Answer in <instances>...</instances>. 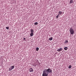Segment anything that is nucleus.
I'll return each mask as SVG.
<instances>
[{
    "mask_svg": "<svg viewBox=\"0 0 76 76\" xmlns=\"http://www.w3.org/2000/svg\"><path fill=\"white\" fill-rule=\"evenodd\" d=\"M52 73V70L50 68L45 69L43 72L42 76H48L49 73Z\"/></svg>",
    "mask_w": 76,
    "mask_h": 76,
    "instance_id": "nucleus-1",
    "label": "nucleus"
},
{
    "mask_svg": "<svg viewBox=\"0 0 76 76\" xmlns=\"http://www.w3.org/2000/svg\"><path fill=\"white\" fill-rule=\"evenodd\" d=\"M69 31L70 34H71V35H73L74 34V30L72 28H70L69 29Z\"/></svg>",
    "mask_w": 76,
    "mask_h": 76,
    "instance_id": "nucleus-2",
    "label": "nucleus"
},
{
    "mask_svg": "<svg viewBox=\"0 0 76 76\" xmlns=\"http://www.w3.org/2000/svg\"><path fill=\"white\" fill-rule=\"evenodd\" d=\"M14 66H12L9 69V71H12L13 69H14Z\"/></svg>",
    "mask_w": 76,
    "mask_h": 76,
    "instance_id": "nucleus-3",
    "label": "nucleus"
},
{
    "mask_svg": "<svg viewBox=\"0 0 76 76\" xmlns=\"http://www.w3.org/2000/svg\"><path fill=\"white\" fill-rule=\"evenodd\" d=\"M63 50L62 48H60L57 50V51L60 52L61 51Z\"/></svg>",
    "mask_w": 76,
    "mask_h": 76,
    "instance_id": "nucleus-4",
    "label": "nucleus"
},
{
    "mask_svg": "<svg viewBox=\"0 0 76 76\" xmlns=\"http://www.w3.org/2000/svg\"><path fill=\"white\" fill-rule=\"evenodd\" d=\"M29 71L30 72H34V70L33 69L31 68L30 69H29Z\"/></svg>",
    "mask_w": 76,
    "mask_h": 76,
    "instance_id": "nucleus-5",
    "label": "nucleus"
},
{
    "mask_svg": "<svg viewBox=\"0 0 76 76\" xmlns=\"http://www.w3.org/2000/svg\"><path fill=\"white\" fill-rule=\"evenodd\" d=\"M53 39V37H50L49 39V40L50 41H52Z\"/></svg>",
    "mask_w": 76,
    "mask_h": 76,
    "instance_id": "nucleus-6",
    "label": "nucleus"
},
{
    "mask_svg": "<svg viewBox=\"0 0 76 76\" xmlns=\"http://www.w3.org/2000/svg\"><path fill=\"white\" fill-rule=\"evenodd\" d=\"M68 42H69V41H68V40H65V42L64 43L65 44H66L67 43H68Z\"/></svg>",
    "mask_w": 76,
    "mask_h": 76,
    "instance_id": "nucleus-7",
    "label": "nucleus"
},
{
    "mask_svg": "<svg viewBox=\"0 0 76 76\" xmlns=\"http://www.w3.org/2000/svg\"><path fill=\"white\" fill-rule=\"evenodd\" d=\"M73 3V0H70V1H69V3L70 4H72Z\"/></svg>",
    "mask_w": 76,
    "mask_h": 76,
    "instance_id": "nucleus-8",
    "label": "nucleus"
},
{
    "mask_svg": "<svg viewBox=\"0 0 76 76\" xmlns=\"http://www.w3.org/2000/svg\"><path fill=\"white\" fill-rule=\"evenodd\" d=\"M62 12L59 11L58 12V14L59 15H61V14H62Z\"/></svg>",
    "mask_w": 76,
    "mask_h": 76,
    "instance_id": "nucleus-9",
    "label": "nucleus"
},
{
    "mask_svg": "<svg viewBox=\"0 0 76 76\" xmlns=\"http://www.w3.org/2000/svg\"><path fill=\"white\" fill-rule=\"evenodd\" d=\"M34 35V33H31L30 34L31 37H32Z\"/></svg>",
    "mask_w": 76,
    "mask_h": 76,
    "instance_id": "nucleus-10",
    "label": "nucleus"
},
{
    "mask_svg": "<svg viewBox=\"0 0 76 76\" xmlns=\"http://www.w3.org/2000/svg\"><path fill=\"white\" fill-rule=\"evenodd\" d=\"M34 30H33V29H31V33H34Z\"/></svg>",
    "mask_w": 76,
    "mask_h": 76,
    "instance_id": "nucleus-11",
    "label": "nucleus"
},
{
    "mask_svg": "<svg viewBox=\"0 0 76 76\" xmlns=\"http://www.w3.org/2000/svg\"><path fill=\"white\" fill-rule=\"evenodd\" d=\"M68 48H67V47H65L64 48V50H67Z\"/></svg>",
    "mask_w": 76,
    "mask_h": 76,
    "instance_id": "nucleus-12",
    "label": "nucleus"
},
{
    "mask_svg": "<svg viewBox=\"0 0 76 76\" xmlns=\"http://www.w3.org/2000/svg\"><path fill=\"white\" fill-rule=\"evenodd\" d=\"M39 49V48H36V51H38Z\"/></svg>",
    "mask_w": 76,
    "mask_h": 76,
    "instance_id": "nucleus-13",
    "label": "nucleus"
},
{
    "mask_svg": "<svg viewBox=\"0 0 76 76\" xmlns=\"http://www.w3.org/2000/svg\"><path fill=\"white\" fill-rule=\"evenodd\" d=\"M38 22H36L34 23V25H38Z\"/></svg>",
    "mask_w": 76,
    "mask_h": 76,
    "instance_id": "nucleus-14",
    "label": "nucleus"
},
{
    "mask_svg": "<svg viewBox=\"0 0 76 76\" xmlns=\"http://www.w3.org/2000/svg\"><path fill=\"white\" fill-rule=\"evenodd\" d=\"M71 68H72V65H69L68 67V68L69 69H71Z\"/></svg>",
    "mask_w": 76,
    "mask_h": 76,
    "instance_id": "nucleus-15",
    "label": "nucleus"
},
{
    "mask_svg": "<svg viewBox=\"0 0 76 76\" xmlns=\"http://www.w3.org/2000/svg\"><path fill=\"white\" fill-rule=\"evenodd\" d=\"M35 63L34 64H33L32 66H36V65H35Z\"/></svg>",
    "mask_w": 76,
    "mask_h": 76,
    "instance_id": "nucleus-16",
    "label": "nucleus"
},
{
    "mask_svg": "<svg viewBox=\"0 0 76 76\" xmlns=\"http://www.w3.org/2000/svg\"><path fill=\"white\" fill-rule=\"evenodd\" d=\"M59 15V14H58V15L56 16V18L57 19L58 18Z\"/></svg>",
    "mask_w": 76,
    "mask_h": 76,
    "instance_id": "nucleus-17",
    "label": "nucleus"
},
{
    "mask_svg": "<svg viewBox=\"0 0 76 76\" xmlns=\"http://www.w3.org/2000/svg\"><path fill=\"white\" fill-rule=\"evenodd\" d=\"M6 28L8 30V29H9V27H6Z\"/></svg>",
    "mask_w": 76,
    "mask_h": 76,
    "instance_id": "nucleus-18",
    "label": "nucleus"
},
{
    "mask_svg": "<svg viewBox=\"0 0 76 76\" xmlns=\"http://www.w3.org/2000/svg\"><path fill=\"white\" fill-rule=\"evenodd\" d=\"M23 40H25V41H26V38H23Z\"/></svg>",
    "mask_w": 76,
    "mask_h": 76,
    "instance_id": "nucleus-19",
    "label": "nucleus"
},
{
    "mask_svg": "<svg viewBox=\"0 0 76 76\" xmlns=\"http://www.w3.org/2000/svg\"><path fill=\"white\" fill-rule=\"evenodd\" d=\"M38 62V63L39 64H40V63L38 61V60H37V62Z\"/></svg>",
    "mask_w": 76,
    "mask_h": 76,
    "instance_id": "nucleus-20",
    "label": "nucleus"
},
{
    "mask_svg": "<svg viewBox=\"0 0 76 76\" xmlns=\"http://www.w3.org/2000/svg\"><path fill=\"white\" fill-rule=\"evenodd\" d=\"M39 65H40V64H39Z\"/></svg>",
    "mask_w": 76,
    "mask_h": 76,
    "instance_id": "nucleus-21",
    "label": "nucleus"
},
{
    "mask_svg": "<svg viewBox=\"0 0 76 76\" xmlns=\"http://www.w3.org/2000/svg\"><path fill=\"white\" fill-rule=\"evenodd\" d=\"M0 70H1V68H0Z\"/></svg>",
    "mask_w": 76,
    "mask_h": 76,
    "instance_id": "nucleus-22",
    "label": "nucleus"
},
{
    "mask_svg": "<svg viewBox=\"0 0 76 76\" xmlns=\"http://www.w3.org/2000/svg\"><path fill=\"white\" fill-rule=\"evenodd\" d=\"M1 64V63L0 62V64Z\"/></svg>",
    "mask_w": 76,
    "mask_h": 76,
    "instance_id": "nucleus-23",
    "label": "nucleus"
}]
</instances>
